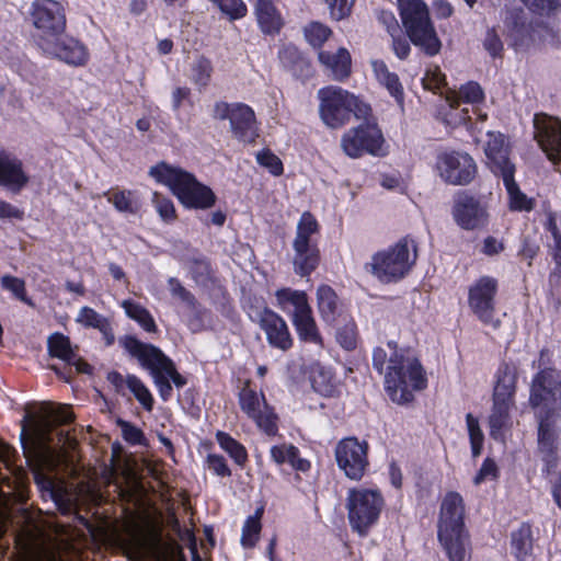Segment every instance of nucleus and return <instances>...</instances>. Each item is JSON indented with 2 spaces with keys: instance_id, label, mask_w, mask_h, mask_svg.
I'll return each instance as SVG.
<instances>
[{
  "instance_id": "obj_40",
  "label": "nucleus",
  "mask_w": 561,
  "mask_h": 561,
  "mask_svg": "<svg viewBox=\"0 0 561 561\" xmlns=\"http://www.w3.org/2000/svg\"><path fill=\"white\" fill-rule=\"evenodd\" d=\"M263 514V508H257L255 514L249 516L245 520L242 529L241 543L245 548H252L255 546L259 540V535L261 533V517Z\"/></svg>"
},
{
  "instance_id": "obj_60",
  "label": "nucleus",
  "mask_w": 561,
  "mask_h": 561,
  "mask_svg": "<svg viewBox=\"0 0 561 561\" xmlns=\"http://www.w3.org/2000/svg\"><path fill=\"white\" fill-rule=\"evenodd\" d=\"M529 9L538 13H548L559 7V0H522Z\"/></svg>"
},
{
  "instance_id": "obj_33",
  "label": "nucleus",
  "mask_w": 561,
  "mask_h": 561,
  "mask_svg": "<svg viewBox=\"0 0 561 561\" xmlns=\"http://www.w3.org/2000/svg\"><path fill=\"white\" fill-rule=\"evenodd\" d=\"M513 404L493 402L489 416L490 436L495 440H503L504 431L510 428V411Z\"/></svg>"
},
{
  "instance_id": "obj_34",
  "label": "nucleus",
  "mask_w": 561,
  "mask_h": 561,
  "mask_svg": "<svg viewBox=\"0 0 561 561\" xmlns=\"http://www.w3.org/2000/svg\"><path fill=\"white\" fill-rule=\"evenodd\" d=\"M515 169H505L502 174L503 183L510 196V208L513 210L529 211L534 208V201L528 198L518 187L514 180Z\"/></svg>"
},
{
  "instance_id": "obj_22",
  "label": "nucleus",
  "mask_w": 561,
  "mask_h": 561,
  "mask_svg": "<svg viewBox=\"0 0 561 561\" xmlns=\"http://www.w3.org/2000/svg\"><path fill=\"white\" fill-rule=\"evenodd\" d=\"M534 127L535 138L547 158L553 163L561 161V121L546 114H536Z\"/></svg>"
},
{
  "instance_id": "obj_37",
  "label": "nucleus",
  "mask_w": 561,
  "mask_h": 561,
  "mask_svg": "<svg viewBox=\"0 0 561 561\" xmlns=\"http://www.w3.org/2000/svg\"><path fill=\"white\" fill-rule=\"evenodd\" d=\"M273 460L278 463H289L294 469L299 471H307L310 468L308 460L299 457L298 449L293 445L274 446L271 449Z\"/></svg>"
},
{
  "instance_id": "obj_14",
  "label": "nucleus",
  "mask_w": 561,
  "mask_h": 561,
  "mask_svg": "<svg viewBox=\"0 0 561 561\" xmlns=\"http://www.w3.org/2000/svg\"><path fill=\"white\" fill-rule=\"evenodd\" d=\"M497 291V280L482 276L469 287L468 305L472 313L485 325L497 329L501 324L495 317L494 298Z\"/></svg>"
},
{
  "instance_id": "obj_41",
  "label": "nucleus",
  "mask_w": 561,
  "mask_h": 561,
  "mask_svg": "<svg viewBox=\"0 0 561 561\" xmlns=\"http://www.w3.org/2000/svg\"><path fill=\"white\" fill-rule=\"evenodd\" d=\"M126 387L130 390V392L135 396V398L139 401V403L147 411H151L153 407V398L148 390V388L144 385V382L135 375L126 376Z\"/></svg>"
},
{
  "instance_id": "obj_50",
  "label": "nucleus",
  "mask_w": 561,
  "mask_h": 561,
  "mask_svg": "<svg viewBox=\"0 0 561 561\" xmlns=\"http://www.w3.org/2000/svg\"><path fill=\"white\" fill-rule=\"evenodd\" d=\"M152 203L154 204L156 209L163 221L171 222L175 220V207L171 199L154 192L152 195Z\"/></svg>"
},
{
  "instance_id": "obj_3",
  "label": "nucleus",
  "mask_w": 561,
  "mask_h": 561,
  "mask_svg": "<svg viewBox=\"0 0 561 561\" xmlns=\"http://www.w3.org/2000/svg\"><path fill=\"white\" fill-rule=\"evenodd\" d=\"M465 505L461 495L448 492L443 499L438 520V540L449 561H469L468 536L463 528Z\"/></svg>"
},
{
  "instance_id": "obj_59",
  "label": "nucleus",
  "mask_w": 561,
  "mask_h": 561,
  "mask_svg": "<svg viewBox=\"0 0 561 561\" xmlns=\"http://www.w3.org/2000/svg\"><path fill=\"white\" fill-rule=\"evenodd\" d=\"M208 468L220 477H228L231 474L230 469L227 466L226 459L219 455H209L207 457Z\"/></svg>"
},
{
  "instance_id": "obj_16",
  "label": "nucleus",
  "mask_w": 561,
  "mask_h": 561,
  "mask_svg": "<svg viewBox=\"0 0 561 561\" xmlns=\"http://www.w3.org/2000/svg\"><path fill=\"white\" fill-rule=\"evenodd\" d=\"M337 467L352 480L358 481L368 467V444L356 437L341 439L335 446Z\"/></svg>"
},
{
  "instance_id": "obj_32",
  "label": "nucleus",
  "mask_w": 561,
  "mask_h": 561,
  "mask_svg": "<svg viewBox=\"0 0 561 561\" xmlns=\"http://www.w3.org/2000/svg\"><path fill=\"white\" fill-rule=\"evenodd\" d=\"M255 14L261 30L266 34L278 33L283 26V19L272 0L256 3Z\"/></svg>"
},
{
  "instance_id": "obj_35",
  "label": "nucleus",
  "mask_w": 561,
  "mask_h": 561,
  "mask_svg": "<svg viewBox=\"0 0 561 561\" xmlns=\"http://www.w3.org/2000/svg\"><path fill=\"white\" fill-rule=\"evenodd\" d=\"M371 66L377 80L385 85L397 102L402 105L404 93L399 77L390 72L387 65L381 60H374Z\"/></svg>"
},
{
  "instance_id": "obj_30",
  "label": "nucleus",
  "mask_w": 561,
  "mask_h": 561,
  "mask_svg": "<svg viewBox=\"0 0 561 561\" xmlns=\"http://www.w3.org/2000/svg\"><path fill=\"white\" fill-rule=\"evenodd\" d=\"M484 152L493 164V171L501 175L505 173V169H515L507 158V150L501 135L489 134V140L485 145Z\"/></svg>"
},
{
  "instance_id": "obj_23",
  "label": "nucleus",
  "mask_w": 561,
  "mask_h": 561,
  "mask_svg": "<svg viewBox=\"0 0 561 561\" xmlns=\"http://www.w3.org/2000/svg\"><path fill=\"white\" fill-rule=\"evenodd\" d=\"M260 327L272 346L284 352L293 346V337L288 327L276 312L265 309L260 317Z\"/></svg>"
},
{
  "instance_id": "obj_44",
  "label": "nucleus",
  "mask_w": 561,
  "mask_h": 561,
  "mask_svg": "<svg viewBox=\"0 0 561 561\" xmlns=\"http://www.w3.org/2000/svg\"><path fill=\"white\" fill-rule=\"evenodd\" d=\"M213 73V65L205 57L197 58L192 66L191 79L201 88L208 85Z\"/></svg>"
},
{
  "instance_id": "obj_42",
  "label": "nucleus",
  "mask_w": 561,
  "mask_h": 561,
  "mask_svg": "<svg viewBox=\"0 0 561 561\" xmlns=\"http://www.w3.org/2000/svg\"><path fill=\"white\" fill-rule=\"evenodd\" d=\"M107 199L118 211L136 214L139 210V203L134 199L130 191L113 192Z\"/></svg>"
},
{
  "instance_id": "obj_6",
  "label": "nucleus",
  "mask_w": 561,
  "mask_h": 561,
  "mask_svg": "<svg viewBox=\"0 0 561 561\" xmlns=\"http://www.w3.org/2000/svg\"><path fill=\"white\" fill-rule=\"evenodd\" d=\"M402 25L410 41L428 56L440 51L442 42L423 0H397Z\"/></svg>"
},
{
  "instance_id": "obj_21",
  "label": "nucleus",
  "mask_w": 561,
  "mask_h": 561,
  "mask_svg": "<svg viewBox=\"0 0 561 561\" xmlns=\"http://www.w3.org/2000/svg\"><path fill=\"white\" fill-rule=\"evenodd\" d=\"M483 99L481 87L476 82H468L458 91L447 89L445 100L449 106V112L445 114L446 123L450 126H458L470 119L469 108L458 110L461 103L476 104Z\"/></svg>"
},
{
  "instance_id": "obj_7",
  "label": "nucleus",
  "mask_w": 561,
  "mask_h": 561,
  "mask_svg": "<svg viewBox=\"0 0 561 561\" xmlns=\"http://www.w3.org/2000/svg\"><path fill=\"white\" fill-rule=\"evenodd\" d=\"M416 260V250L413 242L400 240L393 247L376 253L369 268L382 283H392L403 278Z\"/></svg>"
},
{
  "instance_id": "obj_31",
  "label": "nucleus",
  "mask_w": 561,
  "mask_h": 561,
  "mask_svg": "<svg viewBox=\"0 0 561 561\" xmlns=\"http://www.w3.org/2000/svg\"><path fill=\"white\" fill-rule=\"evenodd\" d=\"M291 322L299 340L323 347V339L318 329L312 309L297 317H293Z\"/></svg>"
},
{
  "instance_id": "obj_17",
  "label": "nucleus",
  "mask_w": 561,
  "mask_h": 561,
  "mask_svg": "<svg viewBox=\"0 0 561 561\" xmlns=\"http://www.w3.org/2000/svg\"><path fill=\"white\" fill-rule=\"evenodd\" d=\"M436 169L439 176L451 185H467L477 174V164L471 156L461 151H445L438 154Z\"/></svg>"
},
{
  "instance_id": "obj_51",
  "label": "nucleus",
  "mask_w": 561,
  "mask_h": 561,
  "mask_svg": "<svg viewBox=\"0 0 561 561\" xmlns=\"http://www.w3.org/2000/svg\"><path fill=\"white\" fill-rule=\"evenodd\" d=\"M231 20L241 19L247 14V5L242 0H210Z\"/></svg>"
},
{
  "instance_id": "obj_49",
  "label": "nucleus",
  "mask_w": 561,
  "mask_h": 561,
  "mask_svg": "<svg viewBox=\"0 0 561 561\" xmlns=\"http://www.w3.org/2000/svg\"><path fill=\"white\" fill-rule=\"evenodd\" d=\"M77 321L85 327L99 329L102 332H107L110 329L106 319L89 307L81 308Z\"/></svg>"
},
{
  "instance_id": "obj_55",
  "label": "nucleus",
  "mask_w": 561,
  "mask_h": 561,
  "mask_svg": "<svg viewBox=\"0 0 561 561\" xmlns=\"http://www.w3.org/2000/svg\"><path fill=\"white\" fill-rule=\"evenodd\" d=\"M168 286L173 297L179 298L182 302L190 307L195 305L194 296L181 284L178 278L170 277L168 279Z\"/></svg>"
},
{
  "instance_id": "obj_5",
  "label": "nucleus",
  "mask_w": 561,
  "mask_h": 561,
  "mask_svg": "<svg viewBox=\"0 0 561 561\" xmlns=\"http://www.w3.org/2000/svg\"><path fill=\"white\" fill-rule=\"evenodd\" d=\"M319 114L330 128H341L348 123L351 114L357 119H367L371 107L356 95L339 87H325L318 91Z\"/></svg>"
},
{
  "instance_id": "obj_62",
  "label": "nucleus",
  "mask_w": 561,
  "mask_h": 561,
  "mask_svg": "<svg viewBox=\"0 0 561 561\" xmlns=\"http://www.w3.org/2000/svg\"><path fill=\"white\" fill-rule=\"evenodd\" d=\"M504 250V244L501 240L489 236L483 241L482 252L485 255L492 256L501 253Z\"/></svg>"
},
{
  "instance_id": "obj_12",
  "label": "nucleus",
  "mask_w": 561,
  "mask_h": 561,
  "mask_svg": "<svg viewBox=\"0 0 561 561\" xmlns=\"http://www.w3.org/2000/svg\"><path fill=\"white\" fill-rule=\"evenodd\" d=\"M363 121V124L348 129L341 138L343 152L353 159L365 153L377 156L382 151L385 139L375 117L370 114Z\"/></svg>"
},
{
  "instance_id": "obj_38",
  "label": "nucleus",
  "mask_w": 561,
  "mask_h": 561,
  "mask_svg": "<svg viewBox=\"0 0 561 561\" xmlns=\"http://www.w3.org/2000/svg\"><path fill=\"white\" fill-rule=\"evenodd\" d=\"M531 529L529 525L523 524L512 534V551L517 561H525L531 551Z\"/></svg>"
},
{
  "instance_id": "obj_10",
  "label": "nucleus",
  "mask_w": 561,
  "mask_h": 561,
  "mask_svg": "<svg viewBox=\"0 0 561 561\" xmlns=\"http://www.w3.org/2000/svg\"><path fill=\"white\" fill-rule=\"evenodd\" d=\"M35 38L41 49L51 50V41L66 28V15L62 5L54 0H35L32 10Z\"/></svg>"
},
{
  "instance_id": "obj_1",
  "label": "nucleus",
  "mask_w": 561,
  "mask_h": 561,
  "mask_svg": "<svg viewBox=\"0 0 561 561\" xmlns=\"http://www.w3.org/2000/svg\"><path fill=\"white\" fill-rule=\"evenodd\" d=\"M373 365L385 374V388L390 399L399 404L413 400V392L426 386L425 373L408 348H399L396 342L373 351Z\"/></svg>"
},
{
  "instance_id": "obj_11",
  "label": "nucleus",
  "mask_w": 561,
  "mask_h": 561,
  "mask_svg": "<svg viewBox=\"0 0 561 561\" xmlns=\"http://www.w3.org/2000/svg\"><path fill=\"white\" fill-rule=\"evenodd\" d=\"M383 506V499L376 490L353 489L348 492L346 508L348 520L354 530L365 535L374 525Z\"/></svg>"
},
{
  "instance_id": "obj_56",
  "label": "nucleus",
  "mask_w": 561,
  "mask_h": 561,
  "mask_svg": "<svg viewBox=\"0 0 561 561\" xmlns=\"http://www.w3.org/2000/svg\"><path fill=\"white\" fill-rule=\"evenodd\" d=\"M483 47L492 57H502L503 43L494 28L488 30L483 39Z\"/></svg>"
},
{
  "instance_id": "obj_57",
  "label": "nucleus",
  "mask_w": 561,
  "mask_h": 561,
  "mask_svg": "<svg viewBox=\"0 0 561 561\" xmlns=\"http://www.w3.org/2000/svg\"><path fill=\"white\" fill-rule=\"evenodd\" d=\"M499 473V468L495 463V461L491 458H486L476 477L473 478V483L476 485L481 484L488 479H495Z\"/></svg>"
},
{
  "instance_id": "obj_48",
  "label": "nucleus",
  "mask_w": 561,
  "mask_h": 561,
  "mask_svg": "<svg viewBox=\"0 0 561 561\" xmlns=\"http://www.w3.org/2000/svg\"><path fill=\"white\" fill-rule=\"evenodd\" d=\"M423 85L425 89L431 90L435 93H446V79L445 75L440 71L439 67L431 66L427 68L426 73L423 78Z\"/></svg>"
},
{
  "instance_id": "obj_39",
  "label": "nucleus",
  "mask_w": 561,
  "mask_h": 561,
  "mask_svg": "<svg viewBox=\"0 0 561 561\" xmlns=\"http://www.w3.org/2000/svg\"><path fill=\"white\" fill-rule=\"evenodd\" d=\"M49 355L59 358L66 363H72L75 359V350L71 346L69 337L61 333H54L48 337Z\"/></svg>"
},
{
  "instance_id": "obj_58",
  "label": "nucleus",
  "mask_w": 561,
  "mask_h": 561,
  "mask_svg": "<svg viewBox=\"0 0 561 561\" xmlns=\"http://www.w3.org/2000/svg\"><path fill=\"white\" fill-rule=\"evenodd\" d=\"M118 425L122 428V434L126 442H128L130 444H140L141 443V440L144 438V434L138 427L134 426L129 422L122 421V420L118 421Z\"/></svg>"
},
{
  "instance_id": "obj_54",
  "label": "nucleus",
  "mask_w": 561,
  "mask_h": 561,
  "mask_svg": "<svg viewBox=\"0 0 561 561\" xmlns=\"http://www.w3.org/2000/svg\"><path fill=\"white\" fill-rule=\"evenodd\" d=\"M1 285L4 289L10 290L18 299L27 302L25 283L23 279L5 275L1 278Z\"/></svg>"
},
{
  "instance_id": "obj_2",
  "label": "nucleus",
  "mask_w": 561,
  "mask_h": 561,
  "mask_svg": "<svg viewBox=\"0 0 561 561\" xmlns=\"http://www.w3.org/2000/svg\"><path fill=\"white\" fill-rule=\"evenodd\" d=\"M121 343L130 356L136 358L140 366L150 373L163 401H168L172 394L170 380L178 388L186 383L185 378L176 370L173 360L159 347L144 343L131 335L125 336Z\"/></svg>"
},
{
  "instance_id": "obj_25",
  "label": "nucleus",
  "mask_w": 561,
  "mask_h": 561,
  "mask_svg": "<svg viewBox=\"0 0 561 561\" xmlns=\"http://www.w3.org/2000/svg\"><path fill=\"white\" fill-rule=\"evenodd\" d=\"M28 181L22 162L4 152H0V185L20 191Z\"/></svg>"
},
{
  "instance_id": "obj_20",
  "label": "nucleus",
  "mask_w": 561,
  "mask_h": 561,
  "mask_svg": "<svg viewBox=\"0 0 561 561\" xmlns=\"http://www.w3.org/2000/svg\"><path fill=\"white\" fill-rule=\"evenodd\" d=\"M559 417L560 413L537 412L538 434L537 445L539 455L545 461L547 470L550 471L557 462V450L559 439Z\"/></svg>"
},
{
  "instance_id": "obj_63",
  "label": "nucleus",
  "mask_w": 561,
  "mask_h": 561,
  "mask_svg": "<svg viewBox=\"0 0 561 561\" xmlns=\"http://www.w3.org/2000/svg\"><path fill=\"white\" fill-rule=\"evenodd\" d=\"M0 218L1 219H22L23 211L12 204L0 199Z\"/></svg>"
},
{
  "instance_id": "obj_8",
  "label": "nucleus",
  "mask_w": 561,
  "mask_h": 561,
  "mask_svg": "<svg viewBox=\"0 0 561 561\" xmlns=\"http://www.w3.org/2000/svg\"><path fill=\"white\" fill-rule=\"evenodd\" d=\"M319 232V225L314 216L305 211L297 222L296 236L293 240L294 271L300 276H308L319 264L320 252L312 237Z\"/></svg>"
},
{
  "instance_id": "obj_53",
  "label": "nucleus",
  "mask_w": 561,
  "mask_h": 561,
  "mask_svg": "<svg viewBox=\"0 0 561 561\" xmlns=\"http://www.w3.org/2000/svg\"><path fill=\"white\" fill-rule=\"evenodd\" d=\"M256 161L260 165L266 168L273 175L283 173V163L280 159L270 150H262L256 154Z\"/></svg>"
},
{
  "instance_id": "obj_47",
  "label": "nucleus",
  "mask_w": 561,
  "mask_h": 561,
  "mask_svg": "<svg viewBox=\"0 0 561 561\" xmlns=\"http://www.w3.org/2000/svg\"><path fill=\"white\" fill-rule=\"evenodd\" d=\"M357 330L353 320H348L336 331L337 343L346 351H353L357 346Z\"/></svg>"
},
{
  "instance_id": "obj_36",
  "label": "nucleus",
  "mask_w": 561,
  "mask_h": 561,
  "mask_svg": "<svg viewBox=\"0 0 561 561\" xmlns=\"http://www.w3.org/2000/svg\"><path fill=\"white\" fill-rule=\"evenodd\" d=\"M126 316L136 321L146 332L156 333L158 331L156 321L149 310L142 305L125 299L121 302Z\"/></svg>"
},
{
  "instance_id": "obj_13",
  "label": "nucleus",
  "mask_w": 561,
  "mask_h": 561,
  "mask_svg": "<svg viewBox=\"0 0 561 561\" xmlns=\"http://www.w3.org/2000/svg\"><path fill=\"white\" fill-rule=\"evenodd\" d=\"M529 403L542 413L561 411V371L554 368L540 370L530 388Z\"/></svg>"
},
{
  "instance_id": "obj_46",
  "label": "nucleus",
  "mask_w": 561,
  "mask_h": 561,
  "mask_svg": "<svg viewBox=\"0 0 561 561\" xmlns=\"http://www.w3.org/2000/svg\"><path fill=\"white\" fill-rule=\"evenodd\" d=\"M217 440L237 463L242 465L247 460V451L244 447L226 433L218 432Z\"/></svg>"
},
{
  "instance_id": "obj_45",
  "label": "nucleus",
  "mask_w": 561,
  "mask_h": 561,
  "mask_svg": "<svg viewBox=\"0 0 561 561\" xmlns=\"http://www.w3.org/2000/svg\"><path fill=\"white\" fill-rule=\"evenodd\" d=\"M304 33L307 42L311 46L320 48L331 36L332 31L320 22H311L305 27Z\"/></svg>"
},
{
  "instance_id": "obj_18",
  "label": "nucleus",
  "mask_w": 561,
  "mask_h": 561,
  "mask_svg": "<svg viewBox=\"0 0 561 561\" xmlns=\"http://www.w3.org/2000/svg\"><path fill=\"white\" fill-rule=\"evenodd\" d=\"M241 410L252 419L256 425L267 435H275L277 432V416L273 409L266 403L263 393H257L247 381L239 393Z\"/></svg>"
},
{
  "instance_id": "obj_29",
  "label": "nucleus",
  "mask_w": 561,
  "mask_h": 561,
  "mask_svg": "<svg viewBox=\"0 0 561 561\" xmlns=\"http://www.w3.org/2000/svg\"><path fill=\"white\" fill-rule=\"evenodd\" d=\"M275 298L278 308H280L283 311L288 310L289 307L294 308L291 318L311 310L308 296L302 290L280 288L275 293Z\"/></svg>"
},
{
  "instance_id": "obj_4",
  "label": "nucleus",
  "mask_w": 561,
  "mask_h": 561,
  "mask_svg": "<svg viewBox=\"0 0 561 561\" xmlns=\"http://www.w3.org/2000/svg\"><path fill=\"white\" fill-rule=\"evenodd\" d=\"M149 175L169 186L185 207L207 209L216 203L214 192L183 169L160 162L150 168Z\"/></svg>"
},
{
  "instance_id": "obj_61",
  "label": "nucleus",
  "mask_w": 561,
  "mask_h": 561,
  "mask_svg": "<svg viewBox=\"0 0 561 561\" xmlns=\"http://www.w3.org/2000/svg\"><path fill=\"white\" fill-rule=\"evenodd\" d=\"M379 21L386 26L387 32L393 36L400 32L399 23L394 14L390 11H381L379 13Z\"/></svg>"
},
{
  "instance_id": "obj_9",
  "label": "nucleus",
  "mask_w": 561,
  "mask_h": 561,
  "mask_svg": "<svg viewBox=\"0 0 561 561\" xmlns=\"http://www.w3.org/2000/svg\"><path fill=\"white\" fill-rule=\"evenodd\" d=\"M34 451L49 453V444L54 442L51 433L59 424L73 420V413L66 405L55 407L53 403H42L36 415L26 416Z\"/></svg>"
},
{
  "instance_id": "obj_26",
  "label": "nucleus",
  "mask_w": 561,
  "mask_h": 561,
  "mask_svg": "<svg viewBox=\"0 0 561 561\" xmlns=\"http://www.w3.org/2000/svg\"><path fill=\"white\" fill-rule=\"evenodd\" d=\"M318 59L330 72L333 79L344 80L351 73V55L346 48H339L335 53L320 50Z\"/></svg>"
},
{
  "instance_id": "obj_24",
  "label": "nucleus",
  "mask_w": 561,
  "mask_h": 561,
  "mask_svg": "<svg viewBox=\"0 0 561 561\" xmlns=\"http://www.w3.org/2000/svg\"><path fill=\"white\" fill-rule=\"evenodd\" d=\"M51 50H42L71 66H83L88 61L89 53L85 46L72 37L65 36L64 33L51 41Z\"/></svg>"
},
{
  "instance_id": "obj_27",
  "label": "nucleus",
  "mask_w": 561,
  "mask_h": 561,
  "mask_svg": "<svg viewBox=\"0 0 561 561\" xmlns=\"http://www.w3.org/2000/svg\"><path fill=\"white\" fill-rule=\"evenodd\" d=\"M317 307L321 319L328 324H333L342 316L340 299L329 285L318 287Z\"/></svg>"
},
{
  "instance_id": "obj_43",
  "label": "nucleus",
  "mask_w": 561,
  "mask_h": 561,
  "mask_svg": "<svg viewBox=\"0 0 561 561\" xmlns=\"http://www.w3.org/2000/svg\"><path fill=\"white\" fill-rule=\"evenodd\" d=\"M466 423L469 433L472 456L477 458L481 455L484 435L480 427L479 420L471 413L466 415Z\"/></svg>"
},
{
  "instance_id": "obj_64",
  "label": "nucleus",
  "mask_w": 561,
  "mask_h": 561,
  "mask_svg": "<svg viewBox=\"0 0 561 561\" xmlns=\"http://www.w3.org/2000/svg\"><path fill=\"white\" fill-rule=\"evenodd\" d=\"M391 37L393 38L392 47H393L394 54L400 59L407 58L409 56L410 49H411L410 44L404 38H401V37L397 38L396 34Z\"/></svg>"
},
{
  "instance_id": "obj_52",
  "label": "nucleus",
  "mask_w": 561,
  "mask_h": 561,
  "mask_svg": "<svg viewBox=\"0 0 561 561\" xmlns=\"http://www.w3.org/2000/svg\"><path fill=\"white\" fill-rule=\"evenodd\" d=\"M328 7L331 19L341 21L347 18L354 5L355 0H323Z\"/></svg>"
},
{
  "instance_id": "obj_28",
  "label": "nucleus",
  "mask_w": 561,
  "mask_h": 561,
  "mask_svg": "<svg viewBox=\"0 0 561 561\" xmlns=\"http://www.w3.org/2000/svg\"><path fill=\"white\" fill-rule=\"evenodd\" d=\"M515 389V370L505 364L501 366L497 371L496 383L493 391V402L513 404Z\"/></svg>"
},
{
  "instance_id": "obj_19",
  "label": "nucleus",
  "mask_w": 561,
  "mask_h": 561,
  "mask_svg": "<svg viewBox=\"0 0 561 561\" xmlns=\"http://www.w3.org/2000/svg\"><path fill=\"white\" fill-rule=\"evenodd\" d=\"M451 214L456 224L465 230L482 229L489 222L486 205L467 192L455 196Z\"/></svg>"
},
{
  "instance_id": "obj_15",
  "label": "nucleus",
  "mask_w": 561,
  "mask_h": 561,
  "mask_svg": "<svg viewBox=\"0 0 561 561\" xmlns=\"http://www.w3.org/2000/svg\"><path fill=\"white\" fill-rule=\"evenodd\" d=\"M213 116L216 119H229L233 136L241 141L252 142L257 136L254 112L243 103L217 102Z\"/></svg>"
}]
</instances>
